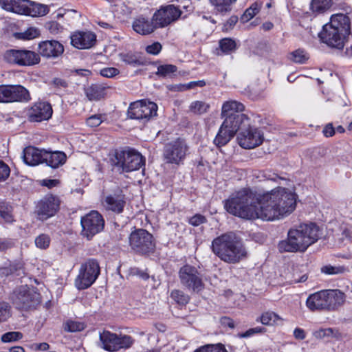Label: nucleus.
Wrapping results in <instances>:
<instances>
[{
	"instance_id": "1",
	"label": "nucleus",
	"mask_w": 352,
	"mask_h": 352,
	"mask_svg": "<svg viewBox=\"0 0 352 352\" xmlns=\"http://www.w3.org/2000/svg\"><path fill=\"white\" fill-rule=\"evenodd\" d=\"M296 206V195L281 187L263 195L243 189L232 195L225 203L226 210L234 216L265 221L283 218L292 213Z\"/></svg>"
},
{
	"instance_id": "2",
	"label": "nucleus",
	"mask_w": 352,
	"mask_h": 352,
	"mask_svg": "<svg viewBox=\"0 0 352 352\" xmlns=\"http://www.w3.org/2000/svg\"><path fill=\"white\" fill-rule=\"evenodd\" d=\"M322 234L318 226L315 223H301L290 228L287 238L278 244L280 252H304L316 243Z\"/></svg>"
},
{
	"instance_id": "3",
	"label": "nucleus",
	"mask_w": 352,
	"mask_h": 352,
	"mask_svg": "<svg viewBox=\"0 0 352 352\" xmlns=\"http://www.w3.org/2000/svg\"><path fill=\"white\" fill-rule=\"evenodd\" d=\"M351 22L344 14L332 15L330 22L323 25L318 36L328 46L338 50L343 49L350 35Z\"/></svg>"
},
{
	"instance_id": "4",
	"label": "nucleus",
	"mask_w": 352,
	"mask_h": 352,
	"mask_svg": "<svg viewBox=\"0 0 352 352\" xmlns=\"http://www.w3.org/2000/svg\"><path fill=\"white\" fill-rule=\"evenodd\" d=\"M213 253L228 263H236L246 257V250L233 232L223 234L212 241Z\"/></svg>"
},
{
	"instance_id": "5",
	"label": "nucleus",
	"mask_w": 352,
	"mask_h": 352,
	"mask_svg": "<svg viewBox=\"0 0 352 352\" xmlns=\"http://www.w3.org/2000/svg\"><path fill=\"white\" fill-rule=\"evenodd\" d=\"M112 165L120 173H129L140 169L144 166L145 160L135 149L126 147L116 150L111 158Z\"/></svg>"
},
{
	"instance_id": "6",
	"label": "nucleus",
	"mask_w": 352,
	"mask_h": 352,
	"mask_svg": "<svg viewBox=\"0 0 352 352\" xmlns=\"http://www.w3.org/2000/svg\"><path fill=\"white\" fill-rule=\"evenodd\" d=\"M0 6L7 11L33 17L44 16L49 12L47 5L30 0H0Z\"/></svg>"
},
{
	"instance_id": "7",
	"label": "nucleus",
	"mask_w": 352,
	"mask_h": 352,
	"mask_svg": "<svg viewBox=\"0 0 352 352\" xmlns=\"http://www.w3.org/2000/svg\"><path fill=\"white\" fill-rule=\"evenodd\" d=\"M131 248L137 254L148 255L155 250V241L153 236L144 229H136L129 237Z\"/></svg>"
},
{
	"instance_id": "8",
	"label": "nucleus",
	"mask_w": 352,
	"mask_h": 352,
	"mask_svg": "<svg viewBox=\"0 0 352 352\" xmlns=\"http://www.w3.org/2000/svg\"><path fill=\"white\" fill-rule=\"evenodd\" d=\"M100 273L99 263L96 259L89 258L80 266L79 274L75 280V285L79 290L91 287Z\"/></svg>"
},
{
	"instance_id": "9",
	"label": "nucleus",
	"mask_w": 352,
	"mask_h": 352,
	"mask_svg": "<svg viewBox=\"0 0 352 352\" xmlns=\"http://www.w3.org/2000/svg\"><path fill=\"white\" fill-rule=\"evenodd\" d=\"M100 342L102 349L114 352L129 349L133 344L134 340L128 335H117L109 331H103L100 333Z\"/></svg>"
},
{
	"instance_id": "10",
	"label": "nucleus",
	"mask_w": 352,
	"mask_h": 352,
	"mask_svg": "<svg viewBox=\"0 0 352 352\" xmlns=\"http://www.w3.org/2000/svg\"><path fill=\"white\" fill-rule=\"evenodd\" d=\"M179 278L181 284L190 291L199 293L204 289L203 275L195 266L188 264L182 266Z\"/></svg>"
},
{
	"instance_id": "11",
	"label": "nucleus",
	"mask_w": 352,
	"mask_h": 352,
	"mask_svg": "<svg viewBox=\"0 0 352 352\" xmlns=\"http://www.w3.org/2000/svg\"><path fill=\"white\" fill-rule=\"evenodd\" d=\"M12 301L17 309L28 310L35 308L40 304L41 296L33 288L25 285L19 287L14 292Z\"/></svg>"
},
{
	"instance_id": "12",
	"label": "nucleus",
	"mask_w": 352,
	"mask_h": 352,
	"mask_svg": "<svg viewBox=\"0 0 352 352\" xmlns=\"http://www.w3.org/2000/svg\"><path fill=\"white\" fill-rule=\"evenodd\" d=\"M189 147L184 139L177 138L166 143L163 149V159L166 163L179 165L183 162Z\"/></svg>"
},
{
	"instance_id": "13",
	"label": "nucleus",
	"mask_w": 352,
	"mask_h": 352,
	"mask_svg": "<svg viewBox=\"0 0 352 352\" xmlns=\"http://www.w3.org/2000/svg\"><path fill=\"white\" fill-rule=\"evenodd\" d=\"M80 223L82 226L80 234L89 241L100 232L104 227V220L102 216L96 210H92L82 217Z\"/></svg>"
},
{
	"instance_id": "14",
	"label": "nucleus",
	"mask_w": 352,
	"mask_h": 352,
	"mask_svg": "<svg viewBox=\"0 0 352 352\" xmlns=\"http://www.w3.org/2000/svg\"><path fill=\"white\" fill-rule=\"evenodd\" d=\"M157 106L155 102L138 100L132 102L127 111L128 117L143 121H148L157 116Z\"/></svg>"
},
{
	"instance_id": "15",
	"label": "nucleus",
	"mask_w": 352,
	"mask_h": 352,
	"mask_svg": "<svg viewBox=\"0 0 352 352\" xmlns=\"http://www.w3.org/2000/svg\"><path fill=\"white\" fill-rule=\"evenodd\" d=\"M4 60L21 66H32L39 63L41 58L35 52L27 50H10L5 52Z\"/></svg>"
},
{
	"instance_id": "16",
	"label": "nucleus",
	"mask_w": 352,
	"mask_h": 352,
	"mask_svg": "<svg viewBox=\"0 0 352 352\" xmlns=\"http://www.w3.org/2000/svg\"><path fill=\"white\" fill-rule=\"evenodd\" d=\"M59 198L53 195H47L36 205L34 214L41 221H45L54 216L60 207Z\"/></svg>"
},
{
	"instance_id": "17",
	"label": "nucleus",
	"mask_w": 352,
	"mask_h": 352,
	"mask_svg": "<svg viewBox=\"0 0 352 352\" xmlns=\"http://www.w3.org/2000/svg\"><path fill=\"white\" fill-rule=\"evenodd\" d=\"M30 98L29 91L21 85H0V102H28Z\"/></svg>"
},
{
	"instance_id": "18",
	"label": "nucleus",
	"mask_w": 352,
	"mask_h": 352,
	"mask_svg": "<svg viewBox=\"0 0 352 352\" xmlns=\"http://www.w3.org/2000/svg\"><path fill=\"white\" fill-rule=\"evenodd\" d=\"M264 140L263 132L259 128L249 126L240 131L237 135L239 146L245 149L254 148L261 145Z\"/></svg>"
},
{
	"instance_id": "19",
	"label": "nucleus",
	"mask_w": 352,
	"mask_h": 352,
	"mask_svg": "<svg viewBox=\"0 0 352 352\" xmlns=\"http://www.w3.org/2000/svg\"><path fill=\"white\" fill-rule=\"evenodd\" d=\"M182 14L178 6L168 4L161 6L153 15V20L156 21L159 28H165L177 21Z\"/></svg>"
},
{
	"instance_id": "20",
	"label": "nucleus",
	"mask_w": 352,
	"mask_h": 352,
	"mask_svg": "<svg viewBox=\"0 0 352 352\" xmlns=\"http://www.w3.org/2000/svg\"><path fill=\"white\" fill-rule=\"evenodd\" d=\"M64 52L63 45L56 40H46L38 44V54L47 58H58Z\"/></svg>"
},
{
	"instance_id": "21",
	"label": "nucleus",
	"mask_w": 352,
	"mask_h": 352,
	"mask_svg": "<svg viewBox=\"0 0 352 352\" xmlns=\"http://www.w3.org/2000/svg\"><path fill=\"white\" fill-rule=\"evenodd\" d=\"M52 115V108L50 103L45 102H36L29 110L28 119L31 122L47 120Z\"/></svg>"
},
{
	"instance_id": "22",
	"label": "nucleus",
	"mask_w": 352,
	"mask_h": 352,
	"mask_svg": "<svg viewBox=\"0 0 352 352\" xmlns=\"http://www.w3.org/2000/svg\"><path fill=\"white\" fill-rule=\"evenodd\" d=\"M70 38L71 44L78 49H89L96 43V35L90 31L74 32Z\"/></svg>"
},
{
	"instance_id": "23",
	"label": "nucleus",
	"mask_w": 352,
	"mask_h": 352,
	"mask_svg": "<svg viewBox=\"0 0 352 352\" xmlns=\"http://www.w3.org/2000/svg\"><path fill=\"white\" fill-rule=\"evenodd\" d=\"M324 293L326 311L335 310L344 302V294L338 289L324 290Z\"/></svg>"
},
{
	"instance_id": "24",
	"label": "nucleus",
	"mask_w": 352,
	"mask_h": 352,
	"mask_svg": "<svg viewBox=\"0 0 352 352\" xmlns=\"http://www.w3.org/2000/svg\"><path fill=\"white\" fill-rule=\"evenodd\" d=\"M222 124L232 133L236 134L238 131H241L249 126L250 118L245 114H237L235 116L225 118Z\"/></svg>"
},
{
	"instance_id": "25",
	"label": "nucleus",
	"mask_w": 352,
	"mask_h": 352,
	"mask_svg": "<svg viewBox=\"0 0 352 352\" xmlns=\"http://www.w3.org/2000/svg\"><path fill=\"white\" fill-rule=\"evenodd\" d=\"M132 27L134 31L142 35L151 34L155 30L159 28L156 21H153V18L150 21L148 19L142 16L133 21Z\"/></svg>"
},
{
	"instance_id": "26",
	"label": "nucleus",
	"mask_w": 352,
	"mask_h": 352,
	"mask_svg": "<svg viewBox=\"0 0 352 352\" xmlns=\"http://www.w3.org/2000/svg\"><path fill=\"white\" fill-rule=\"evenodd\" d=\"M45 149H39L34 146L26 147L23 150V161L30 166H36L43 163Z\"/></svg>"
},
{
	"instance_id": "27",
	"label": "nucleus",
	"mask_w": 352,
	"mask_h": 352,
	"mask_svg": "<svg viewBox=\"0 0 352 352\" xmlns=\"http://www.w3.org/2000/svg\"><path fill=\"white\" fill-rule=\"evenodd\" d=\"M43 163L52 168H57L63 165L67 160V155L63 151H52L45 149Z\"/></svg>"
},
{
	"instance_id": "28",
	"label": "nucleus",
	"mask_w": 352,
	"mask_h": 352,
	"mask_svg": "<svg viewBox=\"0 0 352 352\" xmlns=\"http://www.w3.org/2000/svg\"><path fill=\"white\" fill-rule=\"evenodd\" d=\"M106 209L116 213H121L126 204L124 195L122 193L109 195L104 200Z\"/></svg>"
},
{
	"instance_id": "29",
	"label": "nucleus",
	"mask_w": 352,
	"mask_h": 352,
	"mask_svg": "<svg viewBox=\"0 0 352 352\" xmlns=\"http://www.w3.org/2000/svg\"><path fill=\"white\" fill-rule=\"evenodd\" d=\"M245 106L240 102L229 100L225 102L221 108V117L223 118L235 116L237 114H244Z\"/></svg>"
},
{
	"instance_id": "30",
	"label": "nucleus",
	"mask_w": 352,
	"mask_h": 352,
	"mask_svg": "<svg viewBox=\"0 0 352 352\" xmlns=\"http://www.w3.org/2000/svg\"><path fill=\"white\" fill-rule=\"evenodd\" d=\"M324 290L311 294L306 301L307 307L311 311H326Z\"/></svg>"
},
{
	"instance_id": "31",
	"label": "nucleus",
	"mask_w": 352,
	"mask_h": 352,
	"mask_svg": "<svg viewBox=\"0 0 352 352\" xmlns=\"http://www.w3.org/2000/svg\"><path fill=\"white\" fill-rule=\"evenodd\" d=\"M234 135V133H232L228 128L224 126L222 124L214 140V144L220 148L227 144Z\"/></svg>"
},
{
	"instance_id": "32",
	"label": "nucleus",
	"mask_w": 352,
	"mask_h": 352,
	"mask_svg": "<svg viewBox=\"0 0 352 352\" xmlns=\"http://www.w3.org/2000/svg\"><path fill=\"white\" fill-rule=\"evenodd\" d=\"M85 92L89 100H99L104 95V88L99 85H91L85 89Z\"/></svg>"
},
{
	"instance_id": "33",
	"label": "nucleus",
	"mask_w": 352,
	"mask_h": 352,
	"mask_svg": "<svg viewBox=\"0 0 352 352\" xmlns=\"http://www.w3.org/2000/svg\"><path fill=\"white\" fill-rule=\"evenodd\" d=\"M282 320V318L278 314L271 311L263 313L261 316L256 319L257 322H261L263 324L267 326L278 324V322Z\"/></svg>"
},
{
	"instance_id": "34",
	"label": "nucleus",
	"mask_w": 352,
	"mask_h": 352,
	"mask_svg": "<svg viewBox=\"0 0 352 352\" xmlns=\"http://www.w3.org/2000/svg\"><path fill=\"white\" fill-rule=\"evenodd\" d=\"M236 0H210L211 4L214 7L217 12L223 15L232 10V5Z\"/></svg>"
},
{
	"instance_id": "35",
	"label": "nucleus",
	"mask_w": 352,
	"mask_h": 352,
	"mask_svg": "<svg viewBox=\"0 0 352 352\" xmlns=\"http://www.w3.org/2000/svg\"><path fill=\"white\" fill-rule=\"evenodd\" d=\"M331 5L332 0H311L310 9L314 13L320 14L328 10Z\"/></svg>"
},
{
	"instance_id": "36",
	"label": "nucleus",
	"mask_w": 352,
	"mask_h": 352,
	"mask_svg": "<svg viewBox=\"0 0 352 352\" xmlns=\"http://www.w3.org/2000/svg\"><path fill=\"white\" fill-rule=\"evenodd\" d=\"M170 298L178 305L184 306L188 303L190 296L179 289H174L170 292Z\"/></svg>"
},
{
	"instance_id": "37",
	"label": "nucleus",
	"mask_w": 352,
	"mask_h": 352,
	"mask_svg": "<svg viewBox=\"0 0 352 352\" xmlns=\"http://www.w3.org/2000/svg\"><path fill=\"white\" fill-rule=\"evenodd\" d=\"M209 108L210 105L205 102L194 101L190 104L189 110L195 114L201 115L206 113Z\"/></svg>"
},
{
	"instance_id": "38",
	"label": "nucleus",
	"mask_w": 352,
	"mask_h": 352,
	"mask_svg": "<svg viewBox=\"0 0 352 352\" xmlns=\"http://www.w3.org/2000/svg\"><path fill=\"white\" fill-rule=\"evenodd\" d=\"M260 6L257 3H253L250 8H247L241 16V21L246 23L252 19L259 11Z\"/></svg>"
},
{
	"instance_id": "39",
	"label": "nucleus",
	"mask_w": 352,
	"mask_h": 352,
	"mask_svg": "<svg viewBox=\"0 0 352 352\" xmlns=\"http://www.w3.org/2000/svg\"><path fill=\"white\" fill-rule=\"evenodd\" d=\"M177 72V67L173 65H162L157 67L156 75L160 77H168Z\"/></svg>"
},
{
	"instance_id": "40",
	"label": "nucleus",
	"mask_w": 352,
	"mask_h": 352,
	"mask_svg": "<svg viewBox=\"0 0 352 352\" xmlns=\"http://www.w3.org/2000/svg\"><path fill=\"white\" fill-rule=\"evenodd\" d=\"M290 59L296 63L303 64L309 59V55L303 50L298 49L290 54Z\"/></svg>"
},
{
	"instance_id": "41",
	"label": "nucleus",
	"mask_w": 352,
	"mask_h": 352,
	"mask_svg": "<svg viewBox=\"0 0 352 352\" xmlns=\"http://www.w3.org/2000/svg\"><path fill=\"white\" fill-rule=\"evenodd\" d=\"M219 47L224 53H230L236 50V45L234 40L225 38L219 41Z\"/></svg>"
},
{
	"instance_id": "42",
	"label": "nucleus",
	"mask_w": 352,
	"mask_h": 352,
	"mask_svg": "<svg viewBox=\"0 0 352 352\" xmlns=\"http://www.w3.org/2000/svg\"><path fill=\"white\" fill-rule=\"evenodd\" d=\"M122 60L127 64L132 65H141L143 64L142 60L136 54L127 53L121 54Z\"/></svg>"
},
{
	"instance_id": "43",
	"label": "nucleus",
	"mask_w": 352,
	"mask_h": 352,
	"mask_svg": "<svg viewBox=\"0 0 352 352\" xmlns=\"http://www.w3.org/2000/svg\"><path fill=\"white\" fill-rule=\"evenodd\" d=\"M194 352H227L221 344H206L195 350Z\"/></svg>"
},
{
	"instance_id": "44",
	"label": "nucleus",
	"mask_w": 352,
	"mask_h": 352,
	"mask_svg": "<svg viewBox=\"0 0 352 352\" xmlns=\"http://www.w3.org/2000/svg\"><path fill=\"white\" fill-rule=\"evenodd\" d=\"M50 237L46 234H41L35 239V245L38 248L45 250L50 244Z\"/></svg>"
},
{
	"instance_id": "45",
	"label": "nucleus",
	"mask_w": 352,
	"mask_h": 352,
	"mask_svg": "<svg viewBox=\"0 0 352 352\" xmlns=\"http://www.w3.org/2000/svg\"><path fill=\"white\" fill-rule=\"evenodd\" d=\"M23 338L22 333L19 331H10L1 336L3 342H11L21 340Z\"/></svg>"
},
{
	"instance_id": "46",
	"label": "nucleus",
	"mask_w": 352,
	"mask_h": 352,
	"mask_svg": "<svg viewBox=\"0 0 352 352\" xmlns=\"http://www.w3.org/2000/svg\"><path fill=\"white\" fill-rule=\"evenodd\" d=\"M338 331L332 328L320 329L314 333V336L316 338L322 339L326 337L336 336Z\"/></svg>"
},
{
	"instance_id": "47",
	"label": "nucleus",
	"mask_w": 352,
	"mask_h": 352,
	"mask_svg": "<svg viewBox=\"0 0 352 352\" xmlns=\"http://www.w3.org/2000/svg\"><path fill=\"white\" fill-rule=\"evenodd\" d=\"M85 326L84 323L76 321H68L65 327V330L70 332L82 331Z\"/></svg>"
},
{
	"instance_id": "48",
	"label": "nucleus",
	"mask_w": 352,
	"mask_h": 352,
	"mask_svg": "<svg viewBox=\"0 0 352 352\" xmlns=\"http://www.w3.org/2000/svg\"><path fill=\"white\" fill-rule=\"evenodd\" d=\"M321 271L329 275L338 274L344 272V267L342 266L325 265L321 268Z\"/></svg>"
},
{
	"instance_id": "49",
	"label": "nucleus",
	"mask_w": 352,
	"mask_h": 352,
	"mask_svg": "<svg viewBox=\"0 0 352 352\" xmlns=\"http://www.w3.org/2000/svg\"><path fill=\"white\" fill-rule=\"evenodd\" d=\"M266 331L265 328L261 327H256L254 328H250L248 330H247L245 332L243 333H239L238 334V336L239 338H248L254 336L256 333H263Z\"/></svg>"
},
{
	"instance_id": "50",
	"label": "nucleus",
	"mask_w": 352,
	"mask_h": 352,
	"mask_svg": "<svg viewBox=\"0 0 352 352\" xmlns=\"http://www.w3.org/2000/svg\"><path fill=\"white\" fill-rule=\"evenodd\" d=\"M10 306L7 302H0V323L10 317Z\"/></svg>"
},
{
	"instance_id": "51",
	"label": "nucleus",
	"mask_w": 352,
	"mask_h": 352,
	"mask_svg": "<svg viewBox=\"0 0 352 352\" xmlns=\"http://www.w3.org/2000/svg\"><path fill=\"white\" fill-rule=\"evenodd\" d=\"M21 268V264H12L8 267H3L0 269V276H8L10 274L16 272Z\"/></svg>"
},
{
	"instance_id": "52",
	"label": "nucleus",
	"mask_w": 352,
	"mask_h": 352,
	"mask_svg": "<svg viewBox=\"0 0 352 352\" xmlns=\"http://www.w3.org/2000/svg\"><path fill=\"white\" fill-rule=\"evenodd\" d=\"M45 27L53 34L61 32L63 29L60 23L54 21L47 23Z\"/></svg>"
},
{
	"instance_id": "53",
	"label": "nucleus",
	"mask_w": 352,
	"mask_h": 352,
	"mask_svg": "<svg viewBox=\"0 0 352 352\" xmlns=\"http://www.w3.org/2000/svg\"><path fill=\"white\" fill-rule=\"evenodd\" d=\"M10 169L2 160H0V182L6 181L10 176Z\"/></svg>"
},
{
	"instance_id": "54",
	"label": "nucleus",
	"mask_w": 352,
	"mask_h": 352,
	"mask_svg": "<svg viewBox=\"0 0 352 352\" xmlns=\"http://www.w3.org/2000/svg\"><path fill=\"white\" fill-rule=\"evenodd\" d=\"M207 221L205 216L201 214H196L189 219L188 223L192 226H199Z\"/></svg>"
},
{
	"instance_id": "55",
	"label": "nucleus",
	"mask_w": 352,
	"mask_h": 352,
	"mask_svg": "<svg viewBox=\"0 0 352 352\" xmlns=\"http://www.w3.org/2000/svg\"><path fill=\"white\" fill-rule=\"evenodd\" d=\"M102 115H94L87 119L86 123L89 126L96 127L102 122Z\"/></svg>"
},
{
	"instance_id": "56",
	"label": "nucleus",
	"mask_w": 352,
	"mask_h": 352,
	"mask_svg": "<svg viewBox=\"0 0 352 352\" xmlns=\"http://www.w3.org/2000/svg\"><path fill=\"white\" fill-rule=\"evenodd\" d=\"M51 85L53 86L54 89L60 90L66 89L68 87L69 84L68 82L64 78H54L52 80Z\"/></svg>"
},
{
	"instance_id": "57",
	"label": "nucleus",
	"mask_w": 352,
	"mask_h": 352,
	"mask_svg": "<svg viewBox=\"0 0 352 352\" xmlns=\"http://www.w3.org/2000/svg\"><path fill=\"white\" fill-rule=\"evenodd\" d=\"M21 38L30 40L37 37L39 35V31L34 28H30L25 32L21 33Z\"/></svg>"
},
{
	"instance_id": "58",
	"label": "nucleus",
	"mask_w": 352,
	"mask_h": 352,
	"mask_svg": "<svg viewBox=\"0 0 352 352\" xmlns=\"http://www.w3.org/2000/svg\"><path fill=\"white\" fill-rule=\"evenodd\" d=\"M100 74L106 78H113L119 74V70L115 67H105L100 70Z\"/></svg>"
},
{
	"instance_id": "59",
	"label": "nucleus",
	"mask_w": 352,
	"mask_h": 352,
	"mask_svg": "<svg viewBox=\"0 0 352 352\" xmlns=\"http://www.w3.org/2000/svg\"><path fill=\"white\" fill-rule=\"evenodd\" d=\"M238 21V16L236 15L231 16L223 26V31H229L233 28Z\"/></svg>"
},
{
	"instance_id": "60",
	"label": "nucleus",
	"mask_w": 352,
	"mask_h": 352,
	"mask_svg": "<svg viewBox=\"0 0 352 352\" xmlns=\"http://www.w3.org/2000/svg\"><path fill=\"white\" fill-rule=\"evenodd\" d=\"M162 50V45L159 42H155L146 48L147 53L153 55H157Z\"/></svg>"
},
{
	"instance_id": "61",
	"label": "nucleus",
	"mask_w": 352,
	"mask_h": 352,
	"mask_svg": "<svg viewBox=\"0 0 352 352\" xmlns=\"http://www.w3.org/2000/svg\"><path fill=\"white\" fill-rule=\"evenodd\" d=\"M0 216L7 222L13 221L12 216L3 205H0Z\"/></svg>"
},
{
	"instance_id": "62",
	"label": "nucleus",
	"mask_w": 352,
	"mask_h": 352,
	"mask_svg": "<svg viewBox=\"0 0 352 352\" xmlns=\"http://www.w3.org/2000/svg\"><path fill=\"white\" fill-rule=\"evenodd\" d=\"M130 274L133 276H138L144 280H146L149 277L148 274L146 272L138 267L131 268Z\"/></svg>"
},
{
	"instance_id": "63",
	"label": "nucleus",
	"mask_w": 352,
	"mask_h": 352,
	"mask_svg": "<svg viewBox=\"0 0 352 352\" xmlns=\"http://www.w3.org/2000/svg\"><path fill=\"white\" fill-rule=\"evenodd\" d=\"M13 243L11 241L7 239H0V251L3 252L12 248Z\"/></svg>"
},
{
	"instance_id": "64",
	"label": "nucleus",
	"mask_w": 352,
	"mask_h": 352,
	"mask_svg": "<svg viewBox=\"0 0 352 352\" xmlns=\"http://www.w3.org/2000/svg\"><path fill=\"white\" fill-rule=\"evenodd\" d=\"M32 348L36 351H47L50 349V345L47 342L34 343L32 344Z\"/></svg>"
}]
</instances>
